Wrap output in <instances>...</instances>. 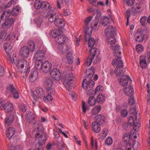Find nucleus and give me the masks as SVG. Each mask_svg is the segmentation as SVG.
<instances>
[{"label":"nucleus","mask_w":150,"mask_h":150,"mask_svg":"<svg viewBox=\"0 0 150 150\" xmlns=\"http://www.w3.org/2000/svg\"><path fill=\"white\" fill-rule=\"evenodd\" d=\"M105 35L107 37L106 41L109 44H110V47L114 50V55L118 58L114 59L112 61V65L115 67L122 66L123 65L122 61L120 59L121 58V52L120 51V47L118 45H116L113 46L116 41V39L113 36L116 34L115 29L112 26H108L105 30Z\"/></svg>","instance_id":"nucleus-1"},{"label":"nucleus","mask_w":150,"mask_h":150,"mask_svg":"<svg viewBox=\"0 0 150 150\" xmlns=\"http://www.w3.org/2000/svg\"><path fill=\"white\" fill-rule=\"evenodd\" d=\"M8 59L10 62L15 64L19 70L23 68L26 65H29V63L26 60L19 59L16 54H13L12 59L11 57H9Z\"/></svg>","instance_id":"nucleus-2"},{"label":"nucleus","mask_w":150,"mask_h":150,"mask_svg":"<svg viewBox=\"0 0 150 150\" xmlns=\"http://www.w3.org/2000/svg\"><path fill=\"white\" fill-rule=\"evenodd\" d=\"M91 56L88 57L87 59L86 65L87 66H90L92 63V60L96 57V59L94 60V62L96 63L99 61V59L98 57L99 54V50L98 49L93 48L90 50Z\"/></svg>","instance_id":"nucleus-3"},{"label":"nucleus","mask_w":150,"mask_h":150,"mask_svg":"<svg viewBox=\"0 0 150 150\" xmlns=\"http://www.w3.org/2000/svg\"><path fill=\"white\" fill-rule=\"evenodd\" d=\"M135 116H130L128 120V124L131 126L133 127V128H138L140 126L139 122L140 119V114H137Z\"/></svg>","instance_id":"nucleus-4"},{"label":"nucleus","mask_w":150,"mask_h":150,"mask_svg":"<svg viewBox=\"0 0 150 150\" xmlns=\"http://www.w3.org/2000/svg\"><path fill=\"white\" fill-rule=\"evenodd\" d=\"M93 17L91 16H89L86 18L84 20L85 23L84 27V30L85 34V39L87 40V38L90 37L91 35V29L90 28L89 24L92 20Z\"/></svg>","instance_id":"nucleus-5"},{"label":"nucleus","mask_w":150,"mask_h":150,"mask_svg":"<svg viewBox=\"0 0 150 150\" xmlns=\"http://www.w3.org/2000/svg\"><path fill=\"white\" fill-rule=\"evenodd\" d=\"M46 89L47 96L44 98V101L47 103L48 102L52 103L53 101L52 96L55 94V92L54 89L52 87H47Z\"/></svg>","instance_id":"nucleus-6"},{"label":"nucleus","mask_w":150,"mask_h":150,"mask_svg":"<svg viewBox=\"0 0 150 150\" xmlns=\"http://www.w3.org/2000/svg\"><path fill=\"white\" fill-rule=\"evenodd\" d=\"M131 137L127 133L125 134L123 136V142L125 144L124 145L125 150H132L131 148V143L132 140H130Z\"/></svg>","instance_id":"nucleus-7"},{"label":"nucleus","mask_w":150,"mask_h":150,"mask_svg":"<svg viewBox=\"0 0 150 150\" xmlns=\"http://www.w3.org/2000/svg\"><path fill=\"white\" fill-rule=\"evenodd\" d=\"M95 84V83L91 79H89L86 81V79H84L82 83V86L83 88L85 90H87L88 89L90 88L88 91V93L89 92L93 91L91 89Z\"/></svg>","instance_id":"nucleus-8"},{"label":"nucleus","mask_w":150,"mask_h":150,"mask_svg":"<svg viewBox=\"0 0 150 150\" xmlns=\"http://www.w3.org/2000/svg\"><path fill=\"white\" fill-rule=\"evenodd\" d=\"M74 78L73 74H70L67 78L63 82L64 85L69 91H71L72 87L71 86V84L73 83Z\"/></svg>","instance_id":"nucleus-9"},{"label":"nucleus","mask_w":150,"mask_h":150,"mask_svg":"<svg viewBox=\"0 0 150 150\" xmlns=\"http://www.w3.org/2000/svg\"><path fill=\"white\" fill-rule=\"evenodd\" d=\"M45 52L43 50L37 51L34 55L33 60L36 61L40 62L45 59Z\"/></svg>","instance_id":"nucleus-10"},{"label":"nucleus","mask_w":150,"mask_h":150,"mask_svg":"<svg viewBox=\"0 0 150 150\" xmlns=\"http://www.w3.org/2000/svg\"><path fill=\"white\" fill-rule=\"evenodd\" d=\"M120 84L122 86H127L129 85H131L132 80L129 76L123 75L122 76L119 80Z\"/></svg>","instance_id":"nucleus-11"},{"label":"nucleus","mask_w":150,"mask_h":150,"mask_svg":"<svg viewBox=\"0 0 150 150\" xmlns=\"http://www.w3.org/2000/svg\"><path fill=\"white\" fill-rule=\"evenodd\" d=\"M7 90L8 92L11 93L14 98L17 99L19 98V94L12 84H10L7 86Z\"/></svg>","instance_id":"nucleus-12"},{"label":"nucleus","mask_w":150,"mask_h":150,"mask_svg":"<svg viewBox=\"0 0 150 150\" xmlns=\"http://www.w3.org/2000/svg\"><path fill=\"white\" fill-rule=\"evenodd\" d=\"M55 40L60 44L68 45L70 43V40L67 37L61 34L55 38Z\"/></svg>","instance_id":"nucleus-13"},{"label":"nucleus","mask_w":150,"mask_h":150,"mask_svg":"<svg viewBox=\"0 0 150 150\" xmlns=\"http://www.w3.org/2000/svg\"><path fill=\"white\" fill-rule=\"evenodd\" d=\"M50 74L51 76L56 81H59L62 78L60 71L57 69H53L50 72Z\"/></svg>","instance_id":"nucleus-14"},{"label":"nucleus","mask_w":150,"mask_h":150,"mask_svg":"<svg viewBox=\"0 0 150 150\" xmlns=\"http://www.w3.org/2000/svg\"><path fill=\"white\" fill-rule=\"evenodd\" d=\"M56 14V12L53 9L51 8L47 12L46 17L50 22H52L54 21H55L56 18H57L56 17L55 18Z\"/></svg>","instance_id":"nucleus-15"},{"label":"nucleus","mask_w":150,"mask_h":150,"mask_svg":"<svg viewBox=\"0 0 150 150\" xmlns=\"http://www.w3.org/2000/svg\"><path fill=\"white\" fill-rule=\"evenodd\" d=\"M38 127L34 128L33 132V134H34L36 139H42V137H46L44 134L42 133V131H41L38 127V125H36Z\"/></svg>","instance_id":"nucleus-16"},{"label":"nucleus","mask_w":150,"mask_h":150,"mask_svg":"<svg viewBox=\"0 0 150 150\" xmlns=\"http://www.w3.org/2000/svg\"><path fill=\"white\" fill-rule=\"evenodd\" d=\"M30 52L27 46H25L21 48L19 54L22 57L27 58L29 55Z\"/></svg>","instance_id":"nucleus-17"},{"label":"nucleus","mask_w":150,"mask_h":150,"mask_svg":"<svg viewBox=\"0 0 150 150\" xmlns=\"http://www.w3.org/2000/svg\"><path fill=\"white\" fill-rule=\"evenodd\" d=\"M56 144L59 150H67V146L64 143L62 138H59L57 139Z\"/></svg>","instance_id":"nucleus-18"},{"label":"nucleus","mask_w":150,"mask_h":150,"mask_svg":"<svg viewBox=\"0 0 150 150\" xmlns=\"http://www.w3.org/2000/svg\"><path fill=\"white\" fill-rule=\"evenodd\" d=\"M14 22V19L11 18L4 22L2 25V27L3 29L10 28L13 25Z\"/></svg>","instance_id":"nucleus-19"},{"label":"nucleus","mask_w":150,"mask_h":150,"mask_svg":"<svg viewBox=\"0 0 150 150\" xmlns=\"http://www.w3.org/2000/svg\"><path fill=\"white\" fill-rule=\"evenodd\" d=\"M52 68V65L47 61H45L42 63V70L44 72L47 73Z\"/></svg>","instance_id":"nucleus-20"},{"label":"nucleus","mask_w":150,"mask_h":150,"mask_svg":"<svg viewBox=\"0 0 150 150\" xmlns=\"http://www.w3.org/2000/svg\"><path fill=\"white\" fill-rule=\"evenodd\" d=\"M36 92L38 97L41 99L42 98L44 100V98L46 96L45 91L41 87H38L36 89Z\"/></svg>","instance_id":"nucleus-21"},{"label":"nucleus","mask_w":150,"mask_h":150,"mask_svg":"<svg viewBox=\"0 0 150 150\" xmlns=\"http://www.w3.org/2000/svg\"><path fill=\"white\" fill-rule=\"evenodd\" d=\"M54 24L59 28H63L65 25L64 21L60 18H56L55 20Z\"/></svg>","instance_id":"nucleus-22"},{"label":"nucleus","mask_w":150,"mask_h":150,"mask_svg":"<svg viewBox=\"0 0 150 150\" xmlns=\"http://www.w3.org/2000/svg\"><path fill=\"white\" fill-rule=\"evenodd\" d=\"M145 38V35L142 32H137L135 35V40L138 42H142Z\"/></svg>","instance_id":"nucleus-23"},{"label":"nucleus","mask_w":150,"mask_h":150,"mask_svg":"<svg viewBox=\"0 0 150 150\" xmlns=\"http://www.w3.org/2000/svg\"><path fill=\"white\" fill-rule=\"evenodd\" d=\"M130 85L124 87L123 91L128 96H132L134 93V90L132 87Z\"/></svg>","instance_id":"nucleus-24"},{"label":"nucleus","mask_w":150,"mask_h":150,"mask_svg":"<svg viewBox=\"0 0 150 150\" xmlns=\"http://www.w3.org/2000/svg\"><path fill=\"white\" fill-rule=\"evenodd\" d=\"M68 45L60 44L58 48L57 53L60 54L64 53L68 50Z\"/></svg>","instance_id":"nucleus-25"},{"label":"nucleus","mask_w":150,"mask_h":150,"mask_svg":"<svg viewBox=\"0 0 150 150\" xmlns=\"http://www.w3.org/2000/svg\"><path fill=\"white\" fill-rule=\"evenodd\" d=\"M46 137H42V139H40L38 140V147L35 149L36 150H42V145L45 143L47 140Z\"/></svg>","instance_id":"nucleus-26"},{"label":"nucleus","mask_w":150,"mask_h":150,"mask_svg":"<svg viewBox=\"0 0 150 150\" xmlns=\"http://www.w3.org/2000/svg\"><path fill=\"white\" fill-rule=\"evenodd\" d=\"M141 7V5L139 3L135 4L132 7L131 11L134 14H138L140 11Z\"/></svg>","instance_id":"nucleus-27"},{"label":"nucleus","mask_w":150,"mask_h":150,"mask_svg":"<svg viewBox=\"0 0 150 150\" xmlns=\"http://www.w3.org/2000/svg\"><path fill=\"white\" fill-rule=\"evenodd\" d=\"M13 108V105L10 102H7L6 103L3 109H4L6 112L8 113L12 111Z\"/></svg>","instance_id":"nucleus-28"},{"label":"nucleus","mask_w":150,"mask_h":150,"mask_svg":"<svg viewBox=\"0 0 150 150\" xmlns=\"http://www.w3.org/2000/svg\"><path fill=\"white\" fill-rule=\"evenodd\" d=\"M98 123L95 122H93L92 124V127L93 131L96 133H98L101 129L100 125Z\"/></svg>","instance_id":"nucleus-29"},{"label":"nucleus","mask_w":150,"mask_h":150,"mask_svg":"<svg viewBox=\"0 0 150 150\" xmlns=\"http://www.w3.org/2000/svg\"><path fill=\"white\" fill-rule=\"evenodd\" d=\"M13 46L12 44H10L8 42H5L4 43L3 47L8 54H10L11 49L12 48Z\"/></svg>","instance_id":"nucleus-30"},{"label":"nucleus","mask_w":150,"mask_h":150,"mask_svg":"<svg viewBox=\"0 0 150 150\" xmlns=\"http://www.w3.org/2000/svg\"><path fill=\"white\" fill-rule=\"evenodd\" d=\"M12 15L16 16L21 12V8L18 6H14L12 9Z\"/></svg>","instance_id":"nucleus-31"},{"label":"nucleus","mask_w":150,"mask_h":150,"mask_svg":"<svg viewBox=\"0 0 150 150\" xmlns=\"http://www.w3.org/2000/svg\"><path fill=\"white\" fill-rule=\"evenodd\" d=\"M123 65L116 67L115 70L114 71L117 76H120L121 74L125 71V70L123 68Z\"/></svg>","instance_id":"nucleus-32"},{"label":"nucleus","mask_w":150,"mask_h":150,"mask_svg":"<svg viewBox=\"0 0 150 150\" xmlns=\"http://www.w3.org/2000/svg\"><path fill=\"white\" fill-rule=\"evenodd\" d=\"M14 119V116L13 115L11 114L7 116L5 120L6 125H11L13 122Z\"/></svg>","instance_id":"nucleus-33"},{"label":"nucleus","mask_w":150,"mask_h":150,"mask_svg":"<svg viewBox=\"0 0 150 150\" xmlns=\"http://www.w3.org/2000/svg\"><path fill=\"white\" fill-rule=\"evenodd\" d=\"M67 61L69 64L73 63L74 60V57L73 55V52L71 51H70L67 54L66 56Z\"/></svg>","instance_id":"nucleus-34"},{"label":"nucleus","mask_w":150,"mask_h":150,"mask_svg":"<svg viewBox=\"0 0 150 150\" xmlns=\"http://www.w3.org/2000/svg\"><path fill=\"white\" fill-rule=\"evenodd\" d=\"M15 129L12 127H9L6 131V135L8 138H11L15 134Z\"/></svg>","instance_id":"nucleus-35"},{"label":"nucleus","mask_w":150,"mask_h":150,"mask_svg":"<svg viewBox=\"0 0 150 150\" xmlns=\"http://www.w3.org/2000/svg\"><path fill=\"white\" fill-rule=\"evenodd\" d=\"M28 50L30 52H33L35 49V44L33 41L32 40H30L28 43Z\"/></svg>","instance_id":"nucleus-36"},{"label":"nucleus","mask_w":150,"mask_h":150,"mask_svg":"<svg viewBox=\"0 0 150 150\" xmlns=\"http://www.w3.org/2000/svg\"><path fill=\"white\" fill-rule=\"evenodd\" d=\"M99 22V20L98 19L94 20L92 22L91 25V27H90V28L92 30H96L98 28L99 26H98V25Z\"/></svg>","instance_id":"nucleus-37"},{"label":"nucleus","mask_w":150,"mask_h":150,"mask_svg":"<svg viewBox=\"0 0 150 150\" xmlns=\"http://www.w3.org/2000/svg\"><path fill=\"white\" fill-rule=\"evenodd\" d=\"M96 122L99 124H102L105 122V117L102 115H98L95 117Z\"/></svg>","instance_id":"nucleus-38"},{"label":"nucleus","mask_w":150,"mask_h":150,"mask_svg":"<svg viewBox=\"0 0 150 150\" xmlns=\"http://www.w3.org/2000/svg\"><path fill=\"white\" fill-rule=\"evenodd\" d=\"M52 79L50 77H47L45 78L44 81V83L46 87H52L53 84Z\"/></svg>","instance_id":"nucleus-39"},{"label":"nucleus","mask_w":150,"mask_h":150,"mask_svg":"<svg viewBox=\"0 0 150 150\" xmlns=\"http://www.w3.org/2000/svg\"><path fill=\"white\" fill-rule=\"evenodd\" d=\"M137 128H134L132 130L129 134L132 139H135L137 138L139 136L138 133L137 132L136 129Z\"/></svg>","instance_id":"nucleus-40"},{"label":"nucleus","mask_w":150,"mask_h":150,"mask_svg":"<svg viewBox=\"0 0 150 150\" xmlns=\"http://www.w3.org/2000/svg\"><path fill=\"white\" fill-rule=\"evenodd\" d=\"M38 73L37 71H33L31 73L29 76V80L31 82H33L37 78Z\"/></svg>","instance_id":"nucleus-41"},{"label":"nucleus","mask_w":150,"mask_h":150,"mask_svg":"<svg viewBox=\"0 0 150 150\" xmlns=\"http://www.w3.org/2000/svg\"><path fill=\"white\" fill-rule=\"evenodd\" d=\"M62 33V32L60 30L57 29H54L51 31V34L52 37H54L56 38L58 36L61 34Z\"/></svg>","instance_id":"nucleus-42"},{"label":"nucleus","mask_w":150,"mask_h":150,"mask_svg":"<svg viewBox=\"0 0 150 150\" xmlns=\"http://www.w3.org/2000/svg\"><path fill=\"white\" fill-rule=\"evenodd\" d=\"M132 143L134 150H139L140 149V144L138 142L133 140Z\"/></svg>","instance_id":"nucleus-43"},{"label":"nucleus","mask_w":150,"mask_h":150,"mask_svg":"<svg viewBox=\"0 0 150 150\" xmlns=\"http://www.w3.org/2000/svg\"><path fill=\"white\" fill-rule=\"evenodd\" d=\"M110 19L107 16H103L101 21V23L103 25L105 26H107L109 23Z\"/></svg>","instance_id":"nucleus-44"},{"label":"nucleus","mask_w":150,"mask_h":150,"mask_svg":"<svg viewBox=\"0 0 150 150\" xmlns=\"http://www.w3.org/2000/svg\"><path fill=\"white\" fill-rule=\"evenodd\" d=\"M11 15H12V11H10L9 10H7L3 12L1 15V18L2 19L4 20V17L7 18L9 17Z\"/></svg>","instance_id":"nucleus-45"},{"label":"nucleus","mask_w":150,"mask_h":150,"mask_svg":"<svg viewBox=\"0 0 150 150\" xmlns=\"http://www.w3.org/2000/svg\"><path fill=\"white\" fill-rule=\"evenodd\" d=\"M96 99L93 96H90L88 98V103L89 105L91 106H94L96 103Z\"/></svg>","instance_id":"nucleus-46"},{"label":"nucleus","mask_w":150,"mask_h":150,"mask_svg":"<svg viewBox=\"0 0 150 150\" xmlns=\"http://www.w3.org/2000/svg\"><path fill=\"white\" fill-rule=\"evenodd\" d=\"M101 107L100 106H96L93 108L91 110V114L92 115H95L98 113L100 111Z\"/></svg>","instance_id":"nucleus-47"},{"label":"nucleus","mask_w":150,"mask_h":150,"mask_svg":"<svg viewBox=\"0 0 150 150\" xmlns=\"http://www.w3.org/2000/svg\"><path fill=\"white\" fill-rule=\"evenodd\" d=\"M86 72L88 74V77L89 78H92L94 73V67H92L88 69H86Z\"/></svg>","instance_id":"nucleus-48"},{"label":"nucleus","mask_w":150,"mask_h":150,"mask_svg":"<svg viewBox=\"0 0 150 150\" xmlns=\"http://www.w3.org/2000/svg\"><path fill=\"white\" fill-rule=\"evenodd\" d=\"M7 34V31L5 30H3L0 32V44L3 42Z\"/></svg>","instance_id":"nucleus-49"},{"label":"nucleus","mask_w":150,"mask_h":150,"mask_svg":"<svg viewBox=\"0 0 150 150\" xmlns=\"http://www.w3.org/2000/svg\"><path fill=\"white\" fill-rule=\"evenodd\" d=\"M16 37V36L15 33L13 32H11L7 35L6 40H9L10 41H11L13 40V42H14L15 41L14 39Z\"/></svg>","instance_id":"nucleus-50"},{"label":"nucleus","mask_w":150,"mask_h":150,"mask_svg":"<svg viewBox=\"0 0 150 150\" xmlns=\"http://www.w3.org/2000/svg\"><path fill=\"white\" fill-rule=\"evenodd\" d=\"M97 101L98 103H103L105 100V96L102 94H99L97 97Z\"/></svg>","instance_id":"nucleus-51"},{"label":"nucleus","mask_w":150,"mask_h":150,"mask_svg":"<svg viewBox=\"0 0 150 150\" xmlns=\"http://www.w3.org/2000/svg\"><path fill=\"white\" fill-rule=\"evenodd\" d=\"M136 49L138 53H140L144 51V47L142 45L140 44L136 45Z\"/></svg>","instance_id":"nucleus-52"},{"label":"nucleus","mask_w":150,"mask_h":150,"mask_svg":"<svg viewBox=\"0 0 150 150\" xmlns=\"http://www.w3.org/2000/svg\"><path fill=\"white\" fill-rule=\"evenodd\" d=\"M35 21L37 26L38 27H40L42 25L43 19L42 18H35Z\"/></svg>","instance_id":"nucleus-53"},{"label":"nucleus","mask_w":150,"mask_h":150,"mask_svg":"<svg viewBox=\"0 0 150 150\" xmlns=\"http://www.w3.org/2000/svg\"><path fill=\"white\" fill-rule=\"evenodd\" d=\"M42 2L39 0H36L35 1L34 4V6L35 8L37 9H39L41 7H42Z\"/></svg>","instance_id":"nucleus-54"},{"label":"nucleus","mask_w":150,"mask_h":150,"mask_svg":"<svg viewBox=\"0 0 150 150\" xmlns=\"http://www.w3.org/2000/svg\"><path fill=\"white\" fill-rule=\"evenodd\" d=\"M103 90V88L101 85H98L97 86L95 89L94 91V94L95 95L99 93H100Z\"/></svg>","instance_id":"nucleus-55"},{"label":"nucleus","mask_w":150,"mask_h":150,"mask_svg":"<svg viewBox=\"0 0 150 150\" xmlns=\"http://www.w3.org/2000/svg\"><path fill=\"white\" fill-rule=\"evenodd\" d=\"M42 8L45 9H49L50 6V4L45 1L42 2Z\"/></svg>","instance_id":"nucleus-56"},{"label":"nucleus","mask_w":150,"mask_h":150,"mask_svg":"<svg viewBox=\"0 0 150 150\" xmlns=\"http://www.w3.org/2000/svg\"><path fill=\"white\" fill-rule=\"evenodd\" d=\"M88 45L89 46L92 47L94 46L95 40L93 38H90L88 40Z\"/></svg>","instance_id":"nucleus-57"},{"label":"nucleus","mask_w":150,"mask_h":150,"mask_svg":"<svg viewBox=\"0 0 150 150\" xmlns=\"http://www.w3.org/2000/svg\"><path fill=\"white\" fill-rule=\"evenodd\" d=\"M140 64L141 67L143 69L145 68L146 67L147 64L145 59L141 60L140 61Z\"/></svg>","instance_id":"nucleus-58"},{"label":"nucleus","mask_w":150,"mask_h":150,"mask_svg":"<svg viewBox=\"0 0 150 150\" xmlns=\"http://www.w3.org/2000/svg\"><path fill=\"white\" fill-rule=\"evenodd\" d=\"M137 111L136 109L135 108H132L130 109L129 112L131 114H132V115H134L133 116L137 115V114H139V113H137Z\"/></svg>","instance_id":"nucleus-59"},{"label":"nucleus","mask_w":150,"mask_h":150,"mask_svg":"<svg viewBox=\"0 0 150 150\" xmlns=\"http://www.w3.org/2000/svg\"><path fill=\"white\" fill-rule=\"evenodd\" d=\"M42 61L40 62L37 61L35 64V68L39 70H41L42 69Z\"/></svg>","instance_id":"nucleus-60"},{"label":"nucleus","mask_w":150,"mask_h":150,"mask_svg":"<svg viewBox=\"0 0 150 150\" xmlns=\"http://www.w3.org/2000/svg\"><path fill=\"white\" fill-rule=\"evenodd\" d=\"M112 139L110 137H108L105 140V144L108 145H111L112 144Z\"/></svg>","instance_id":"nucleus-61"},{"label":"nucleus","mask_w":150,"mask_h":150,"mask_svg":"<svg viewBox=\"0 0 150 150\" xmlns=\"http://www.w3.org/2000/svg\"><path fill=\"white\" fill-rule=\"evenodd\" d=\"M127 114L128 112L126 110L123 109L122 110L121 112V115L122 117H125L127 115Z\"/></svg>","instance_id":"nucleus-62"},{"label":"nucleus","mask_w":150,"mask_h":150,"mask_svg":"<svg viewBox=\"0 0 150 150\" xmlns=\"http://www.w3.org/2000/svg\"><path fill=\"white\" fill-rule=\"evenodd\" d=\"M146 16L142 17L140 19V22L142 25H144L146 21Z\"/></svg>","instance_id":"nucleus-63"},{"label":"nucleus","mask_w":150,"mask_h":150,"mask_svg":"<svg viewBox=\"0 0 150 150\" xmlns=\"http://www.w3.org/2000/svg\"><path fill=\"white\" fill-rule=\"evenodd\" d=\"M22 147L19 145L15 146L11 148L10 150H22Z\"/></svg>","instance_id":"nucleus-64"}]
</instances>
